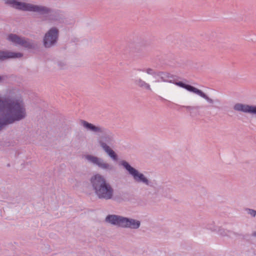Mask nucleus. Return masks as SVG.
Here are the masks:
<instances>
[{
	"mask_svg": "<svg viewBox=\"0 0 256 256\" xmlns=\"http://www.w3.org/2000/svg\"><path fill=\"white\" fill-rule=\"evenodd\" d=\"M206 228H208V229H210L212 230H215V228H214V226H206Z\"/></svg>",
	"mask_w": 256,
	"mask_h": 256,
	"instance_id": "nucleus-21",
	"label": "nucleus"
},
{
	"mask_svg": "<svg viewBox=\"0 0 256 256\" xmlns=\"http://www.w3.org/2000/svg\"><path fill=\"white\" fill-rule=\"evenodd\" d=\"M246 210L248 213L251 215L252 217H254L256 216V210L253 209L247 208Z\"/></svg>",
	"mask_w": 256,
	"mask_h": 256,
	"instance_id": "nucleus-20",
	"label": "nucleus"
},
{
	"mask_svg": "<svg viewBox=\"0 0 256 256\" xmlns=\"http://www.w3.org/2000/svg\"><path fill=\"white\" fill-rule=\"evenodd\" d=\"M30 12H37L40 17L43 18L44 20H49L62 24L64 22L65 20L63 12L60 10L53 9L42 5L33 4Z\"/></svg>",
	"mask_w": 256,
	"mask_h": 256,
	"instance_id": "nucleus-5",
	"label": "nucleus"
},
{
	"mask_svg": "<svg viewBox=\"0 0 256 256\" xmlns=\"http://www.w3.org/2000/svg\"><path fill=\"white\" fill-rule=\"evenodd\" d=\"M84 158L88 162L98 166L101 169L107 171H111L114 170V167L112 165L105 162L102 158L91 154L84 155Z\"/></svg>",
	"mask_w": 256,
	"mask_h": 256,
	"instance_id": "nucleus-9",
	"label": "nucleus"
},
{
	"mask_svg": "<svg viewBox=\"0 0 256 256\" xmlns=\"http://www.w3.org/2000/svg\"><path fill=\"white\" fill-rule=\"evenodd\" d=\"M148 48L146 46H140L137 45L134 50H132L134 56L137 58H142L146 56L149 52Z\"/></svg>",
	"mask_w": 256,
	"mask_h": 256,
	"instance_id": "nucleus-12",
	"label": "nucleus"
},
{
	"mask_svg": "<svg viewBox=\"0 0 256 256\" xmlns=\"http://www.w3.org/2000/svg\"><path fill=\"white\" fill-rule=\"evenodd\" d=\"M80 124L85 128L94 132L98 136V142L102 148H104V145L112 146L116 142L114 134L108 128L94 125L84 120H81Z\"/></svg>",
	"mask_w": 256,
	"mask_h": 256,
	"instance_id": "nucleus-4",
	"label": "nucleus"
},
{
	"mask_svg": "<svg viewBox=\"0 0 256 256\" xmlns=\"http://www.w3.org/2000/svg\"><path fill=\"white\" fill-rule=\"evenodd\" d=\"M218 234L222 236H228L232 237V235L236 237L242 236V234L233 232L232 230H228L224 228H220L218 231Z\"/></svg>",
	"mask_w": 256,
	"mask_h": 256,
	"instance_id": "nucleus-13",
	"label": "nucleus"
},
{
	"mask_svg": "<svg viewBox=\"0 0 256 256\" xmlns=\"http://www.w3.org/2000/svg\"><path fill=\"white\" fill-rule=\"evenodd\" d=\"M235 111L256 114V106L236 103L233 106Z\"/></svg>",
	"mask_w": 256,
	"mask_h": 256,
	"instance_id": "nucleus-10",
	"label": "nucleus"
},
{
	"mask_svg": "<svg viewBox=\"0 0 256 256\" xmlns=\"http://www.w3.org/2000/svg\"><path fill=\"white\" fill-rule=\"evenodd\" d=\"M90 182L98 199L112 200L118 202L122 200L120 196L114 194V189L102 175L97 174L92 176L90 178Z\"/></svg>",
	"mask_w": 256,
	"mask_h": 256,
	"instance_id": "nucleus-2",
	"label": "nucleus"
},
{
	"mask_svg": "<svg viewBox=\"0 0 256 256\" xmlns=\"http://www.w3.org/2000/svg\"><path fill=\"white\" fill-rule=\"evenodd\" d=\"M59 30L55 26L50 28L45 34L42 43L45 48H50L54 46L58 40Z\"/></svg>",
	"mask_w": 256,
	"mask_h": 256,
	"instance_id": "nucleus-8",
	"label": "nucleus"
},
{
	"mask_svg": "<svg viewBox=\"0 0 256 256\" xmlns=\"http://www.w3.org/2000/svg\"><path fill=\"white\" fill-rule=\"evenodd\" d=\"M23 54L19 52H6L0 50V60H4L8 58H20Z\"/></svg>",
	"mask_w": 256,
	"mask_h": 256,
	"instance_id": "nucleus-11",
	"label": "nucleus"
},
{
	"mask_svg": "<svg viewBox=\"0 0 256 256\" xmlns=\"http://www.w3.org/2000/svg\"><path fill=\"white\" fill-rule=\"evenodd\" d=\"M140 70V71L142 70V72H146L148 74H151L154 76H156V73L158 72L154 71L152 68H148L146 70Z\"/></svg>",
	"mask_w": 256,
	"mask_h": 256,
	"instance_id": "nucleus-19",
	"label": "nucleus"
},
{
	"mask_svg": "<svg viewBox=\"0 0 256 256\" xmlns=\"http://www.w3.org/2000/svg\"><path fill=\"white\" fill-rule=\"evenodd\" d=\"M62 64V62H58V65L60 67H62V66L64 65V64H62V65H61Z\"/></svg>",
	"mask_w": 256,
	"mask_h": 256,
	"instance_id": "nucleus-22",
	"label": "nucleus"
},
{
	"mask_svg": "<svg viewBox=\"0 0 256 256\" xmlns=\"http://www.w3.org/2000/svg\"><path fill=\"white\" fill-rule=\"evenodd\" d=\"M2 78L1 76H0V81L1 80H2Z\"/></svg>",
	"mask_w": 256,
	"mask_h": 256,
	"instance_id": "nucleus-25",
	"label": "nucleus"
},
{
	"mask_svg": "<svg viewBox=\"0 0 256 256\" xmlns=\"http://www.w3.org/2000/svg\"><path fill=\"white\" fill-rule=\"evenodd\" d=\"M104 146L102 148L105 152L108 155V156L114 160H118V156L117 154L110 147V146Z\"/></svg>",
	"mask_w": 256,
	"mask_h": 256,
	"instance_id": "nucleus-16",
	"label": "nucleus"
},
{
	"mask_svg": "<svg viewBox=\"0 0 256 256\" xmlns=\"http://www.w3.org/2000/svg\"><path fill=\"white\" fill-rule=\"evenodd\" d=\"M22 38L14 34H10L8 37V40L12 42L16 45L20 44Z\"/></svg>",
	"mask_w": 256,
	"mask_h": 256,
	"instance_id": "nucleus-15",
	"label": "nucleus"
},
{
	"mask_svg": "<svg viewBox=\"0 0 256 256\" xmlns=\"http://www.w3.org/2000/svg\"><path fill=\"white\" fill-rule=\"evenodd\" d=\"M26 110L22 102L0 98V130L8 126L26 118Z\"/></svg>",
	"mask_w": 256,
	"mask_h": 256,
	"instance_id": "nucleus-1",
	"label": "nucleus"
},
{
	"mask_svg": "<svg viewBox=\"0 0 256 256\" xmlns=\"http://www.w3.org/2000/svg\"><path fill=\"white\" fill-rule=\"evenodd\" d=\"M150 194V192H146V194L147 196H148Z\"/></svg>",
	"mask_w": 256,
	"mask_h": 256,
	"instance_id": "nucleus-24",
	"label": "nucleus"
},
{
	"mask_svg": "<svg viewBox=\"0 0 256 256\" xmlns=\"http://www.w3.org/2000/svg\"><path fill=\"white\" fill-rule=\"evenodd\" d=\"M134 84L138 86L147 90H151L150 85L141 78H137L134 80Z\"/></svg>",
	"mask_w": 256,
	"mask_h": 256,
	"instance_id": "nucleus-14",
	"label": "nucleus"
},
{
	"mask_svg": "<svg viewBox=\"0 0 256 256\" xmlns=\"http://www.w3.org/2000/svg\"><path fill=\"white\" fill-rule=\"evenodd\" d=\"M105 221L111 224L122 228L136 230L138 229L140 226V222L138 220L116 214L108 215Z\"/></svg>",
	"mask_w": 256,
	"mask_h": 256,
	"instance_id": "nucleus-6",
	"label": "nucleus"
},
{
	"mask_svg": "<svg viewBox=\"0 0 256 256\" xmlns=\"http://www.w3.org/2000/svg\"><path fill=\"white\" fill-rule=\"evenodd\" d=\"M182 107L186 108L190 112V115L192 116H196L198 114L199 106H182Z\"/></svg>",
	"mask_w": 256,
	"mask_h": 256,
	"instance_id": "nucleus-18",
	"label": "nucleus"
},
{
	"mask_svg": "<svg viewBox=\"0 0 256 256\" xmlns=\"http://www.w3.org/2000/svg\"><path fill=\"white\" fill-rule=\"evenodd\" d=\"M252 236H256V232H254L252 234Z\"/></svg>",
	"mask_w": 256,
	"mask_h": 256,
	"instance_id": "nucleus-23",
	"label": "nucleus"
},
{
	"mask_svg": "<svg viewBox=\"0 0 256 256\" xmlns=\"http://www.w3.org/2000/svg\"><path fill=\"white\" fill-rule=\"evenodd\" d=\"M156 76L160 77L161 80L164 82L172 83L188 91L196 94L200 97L205 99L209 104H212L209 107L216 109H220V100L218 99L212 100L208 97L202 90H199L194 86L184 83L182 81L176 82V76L170 74V73L163 72H158L156 73Z\"/></svg>",
	"mask_w": 256,
	"mask_h": 256,
	"instance_id": "nucleus-3",
	"label": "nucleus"
},
{
	"mask_svg": "<svg viewBox=\"0 0 256 256\" xmlns=\"http://www.w3.org/2000/svg\"><path fill=\"white\" fill-rule=\"evenodd\" d=\"M20 46L28 49H34L35 48V45L32 40L28 39L26 40L25 38H22Z\"/></svg>",
	"mask_w": 256,
	"mask_h": 256,
	"instance_id": "nucleus-17",
	"label": "nucleus"
},
{
	"mask_svg": "<svg viewBox=\"0 0 256 256\" xmlns=\"http://www.w3.org/2000/svg\"><path fill=\"white\" fill-rule=\"evenodd\" d=\"M169 80H172V78H169Z\"/></svg>",
	"mask_w": 256,
	"mask_h": 256,
	"instance_id": "nucleus-26",
	"label": "nucleus"
},
{
	"mask_svg": "<svg viewBox=\"0 0 256 256\" xmlns=\"http://www.w3.org/2000/svg\"><path fill=\"white\" fill-rule=\"evenodd\" d=\"M120 164L131 175L134 180L138 184H142L148 187L155 188L157 185L156 180L148 179L142 173L140 172L138 170L132 166L126 160H122Z\"/></svg>",
	"mask_w": 256,
	"mask_h": 256,
	"instance_id": "nucleus-7",
	"label": "nucleus"
}]
</instances>
